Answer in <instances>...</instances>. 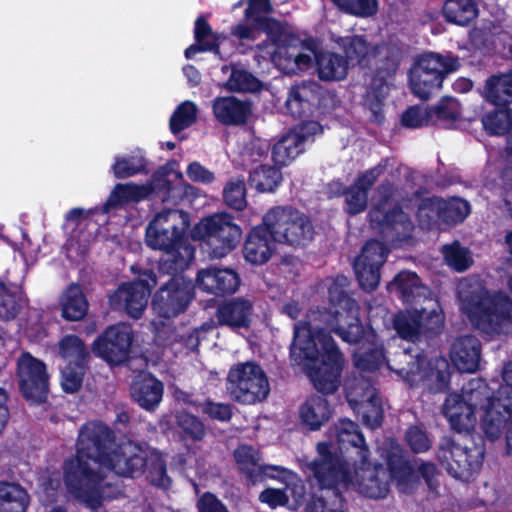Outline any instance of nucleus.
<instances>
[{"instance_id": "nucleus-1", "label": "nucleus", "mask_w": 512, "mask_h": 512, "mask_svg": "<svg viewBox=\"0 0 512 512\" xmlns=\"http://www.w3.org/2000/svg\"><path fill=\"white\" fill-rule=\"evenodd\" d=\"M64 482L71 496L96 509L103 499L104 471L124 476L128 471L125 448L116 442V435L99 422L85 424L79 432L76 456L63 466Z\"/></svg>"}, {"instance_id": "nucleus-2", "label": "nucleus", "mask_w": 512, "mask_h": 512, "mask_svg": "<svg viewBox=\"0 0 512 512\" xmlns=\"http://www.w3.org/2000/svg\"><path fill=\"white\" fill-rule=\"evenodd\" d=\"M506 385L497 390L480 378L470 380L462 394L452 393L446 398L443 413L451 427L469 432L479 424L490 440L498 439L512 418V361L503 369Z\"/></svg>"}, {"instance_id": "nucleus-3", "label": "nucleus", "mask_w": 512, "mask_h": 512, "mask_svg": "<svg viewBox=\"0 0 512 512\" xmlns=\"http://www.w3.org/2000/svg\"><path fill=\"white\" fill-rule=\"evenodd\" d=\"M317 318L313 312L308 321L295 324L291 358L304 365L317 390L333 393L339 387L344 361L332 338L316 324Z\"/></svg>"}, {"instance_id": "nucleus-4", "label": "nucleus", "mask_w": 512, "mask_h": 512, "mask_svg": "<svg viewBox=\"0 0 512 512\" xmlns=\"http://www.w3.org/2000/svg\"><path fill=\"white\" fill-rule=\"evenodd\" d=\"M349 285V279L339 275L328 280L330 308L329 311L319 314L321 322L327 323L343 341L358 343L354 352V363L361 371H373L380 367L384 360L381 349L374 343L373 332L364 334L359 324L358 307L356 302L345 292Z\"/></svg>"}, {"instance_id": "nucleus-5", "label": "nucleus", "mask_w": 512, "mask_h": 512, "mask_svg": "<svg viewBox=\"0 0 512 512\" xmlns=\"http://www.w3.org/2000/svg\"><path fill=\"white\" fill-rule=\"evenodd\" d=\"M318 459L304 464V472L321 483L337 485L341 491L354 487L370 498H383L389 491L390 473L382 466H372L368 458L343 466L326 444H318Z\"/></svg>"}, {"instance_id": "nucleus-6", "label": "nucleus", "mask_w": 512, "mask_h": 512, "mask_svg": "<svg viewBox=\"0 0 512 512\" xmlns=\"http://www.w3.org/2000/svg\"><path fill=\"white\" fill-rule=\"evenodd\" d=\"M460 308L471 323L487 334L512 331V300L502 292H489L478 277L463 278L457 285Z\"/></svg>"}, {"instance_id": "nucleus-7", "label": "nucleus", "mask_w": 512, "mask_h": 512, "mask_svg": "<svg viewBox=\"0 0 512 512\" xmlns=\"http://www.w3.org/2000/svg\"><path fill=\"white\" fill-rule=\"evenodd\" d=\"M288 41L280 45L271 55V61L283 72L294 74L312 67L315 62L317 74L324 81L343 80L348 72V62L338 54L318 51L312 42H301L298 38L282 36Z\"/></svg>"}, {"instance_id": "nucleus-8", "label": "nucleus", "mask_w": 512, "mask_h": 512, "mask_svg": "<svg viewBox=\"0 0 512 512\" xmlns=\"http://www.w3.org/2000/svg\"><path fill=\"white\" fill-rule=\"evenodd\" d=\"M411 345L403 347L392 358L387 359V366L395 371L410 385L424 383L433 392L443 391L449 382V365L446 359L437 357L427 362L419 355H412Z\"/></svg>"}, {"instance_id": "nucleus-9", "label": "nucleus", "mask_w": 512, "mask_h": 512, "mask_svg": "<svg viewBox=\"0 0 512 512\" xmlns=\"http://www.w3.org/2000/svg\"><path fill=\"white\" fill-rule=\"evenodd\" d=\"M242 231L231 215L216 213L202 219L191 231L194 240H203L213 258H223L233 251L241 240Z\"/></svg>"}, {"instance_id": "nucleus-10", "label": "nucleus", "mask_w": 512, "mask_h": 512, "mask_svg": "<svg viewBox=\"0 0 512 512\" xmlns=\"http://www.w3.org/2000/svg\"><path fill=\"white\" fill-rule=\"evenodd\" d=\"M274 241L290 246H305L313 238V226L302 212L289 207H275L263 218Z\"/></svg>"}, {"instance_id": "nucleus-11", "label": "nucleus", "mask_w": 512, "mask_h": 512, "mask_svg": "<svg viewBox=\"0 0 512 512\" xmlns=\"http://www.w3.org/2000/svg\"><path fill=\"white\" fill-rule=\"evenodd\" d=\"M226 390L232 400L252 405L267 398L270 384L260 365L255 362H244L230 368Z\"/></svg>"}, {"instance_id": "nucleus-12", "label": "nucleus", "mask_w": 512, "mask_h": 512, "mask_svg": "<svg viewBox=\"0 0 512 512\" xmlns=\"http://www.w3.org/2000/svg\"><path fill=\"white\" fill-rule=\"evenodd\" d=\"M414 307L395 316L394 327L403 340L414 342L421 333L437 332L444 324V314L437 299L430 295Z\"/></svg>"}, {"instance_id": "nucleus-13", "label": "nucleus", "mask_w": 512, "mask_h": 512, "mask_svg": "<svg viewBox=\"0 0 512 512\" xmlns=\"http://www.w3.org/2000/svg\"><path fill=\"white\" fill-rule=\"evenodd\" d=\"M438 457L453 477L467 481L480 470L484 451L477 445L468 447L458 441L444 439Z\"/></svg>"}, {"instance_id": "nucleus-14", "label": "nucleus", "mask_w": 512, "mask_h": 512, "mask_svg": "<svg viewBox=\"0 0 512 512\" xmlns=\"http://www.w3.org/2000/svg\"><path fill=\"white\" fill-rule=\"evenodd\" d=\"M330 442L326 444L333 457H337L343 466H350L355 460H366L369 451L358 426L347 419L339 420L331 429Z\"/></svg>"}, {"instance_id": "nucleus-15", "label": "nucleus", "mask_w": 512, "mask_h": 512, "mask_svg": "<svg viewBox=\"0 0 512 512\" xmlns=\"http://www.w3.org/2000/svg\"><path fill=\"white\" fill-rule=\"evenodd\" d=\"M346 397L352 409L362 417L365 425L376 428L382 420L381 400L370 379L364 376L346 384Z\"/></svg>"}, {"instance_id": "nucleus-16", "label": "nucleus", "mask_w": 512, "mask_h": 512, "mask_svg": "<svg viewBox=\"0 0 512 512\" xmlns=\"http://www.w3.org/2000/svg\"><path fill=\"white\" fill-rule=\"evenodd\" d=\"M146 242L151 248L164 251L165 261L171 262V268L174 270L186 268L194 258V248L184 239V234L148 226Z\"/></svg>"}, {"instance_id": "nucleus-17", "label": "nucleus", "mask_w": 512, "mask_h": 512, "mask_svg": "<svg viewBox=\"0 0 512 512\" xmlns=\"http://www.w3.org/2000/svg\"><path fill=\"white\" fill-rule=\"evenodd\" d=\"M147 471L151 484L167 489L171 479L166 473V465L162 455L148 446L130 443V477Z\"/></svg>"}, {"instance_id": "nucleus-18", "label": "nucleus", "mask_w": 512, "mask_h": 512, "mask_svg": "<svg viewBox=\"0 0 512 512\" xmlns=\"http://www.w3.org/2000/svg\"><path fill=\"white\" fill-rule=\"evenodd\" d=\"M331 95L317 82L308 81L290 88L285 108L293 117L310 115L316 109L325 108Z\"/></svg>"}, {"instance_id": "nucleus-19", "label": "nucleus", "mask_w": 512, "mask_h": 512, "mask_svg": "<svg viewBox=\"0 0 512 512\" xmlns=\"http://www.w3.org/2000/svg\"><path fill=\"white\" fill-rule=\"evenodd\" d=\"M18 378L24 397L32 402H42L48 392L49 376L45 364L24 353L18 360Z\"/></svg>"}, {"instance_id": "nucleus-20", "label": "nucleus", "mask_w": 512, "mask_h": 512, "mask_svg": "<svg viewBox=\"0 0 512 512\" xmlns=\"http://www.w3.org/2000/svg\"><path fill=\"white\" fill-rule=\"evenodd\" d=\"M388 250L379 241H368L354 261V270L360 286L374 290L380 281V268L386 261Z\"/></svg>"}, {"instance_id": "nucleus-21", "label": "nucleus", "mask_w": 512, "mask_h": 512, "mask_svg": "<svg viewBox=\"0 0 512 512\" xmlns=\"http://www.w3.org/2000/svg\"><path fill=\"white\" fill-rule=\"evenodd\" d=\"M193 296V286L183 277H175L155 295L153 309L163 317H174L183 312Z\"/></svg>"}, {"instance_id": "nucleus-22", "label": "nucleus", "mask_w": 512, "mask_h": 512, "mask_svg": "<svg viewBox=\"0 0 512 512\" xmlns=\"http://www.w3.org/2000/svg\"><path fill=\"white\" fill-rule=\"evenodd\" d=\"M272 11L270 0H249L248 8L246 9V17L248 20L253 21L255 24L263 27L266 32L270 43H264L259 46L262 51L261 57L271 60V55L278 50L280 45H287L288 41L282 40V36H288L289 38H295L288 32H286L282 26L267 16Z\"/></svg>"}, {"instance_id": "nucleus-23", "label": "nucleus", "mask_w": 512, "mask_h": 512, "mask_svg": "<svg viewBox=\"0 0 512 512\" xmlns=\"http://www.w3.org/2000/svg\"><path fill=\"white\" fill-rule=\"evenodd\" d=\"M321 131L320 124L315 121L303 122L297 125L274 145L273 160L280 166L288 165L303 151L305 141Z\"/></svg>"}, {"instance_id": "nucleus-24", "label": "nucleus", "mask_w": 512, "mask_h": 512, "mask_svg": "<svg viewBox=\"0 0 512 512\" xmlns=\"http://www.w3.org/2000/svg\"><path fill=\"white\" fill-rule=\"evenodd\" d=\"M92 351L110 365H119L128 359V326L124 323L110 326L93 343Z\"/></svg>"}, {"instance_id": "nucleus-25", "label": "nucleus", "mask_w": 512, "mask_h": 512, "mask_svg": "<svg viewBox=\"0 0 512 512\" xmlns=\"http://www.w3.org/2000/svg\"><path fill=\"white\" fill-rule=\"evenodd\" d=\"M241 283L238 273L228 267L210 266L199 270L196 286L203 292L213 295L232 294Z\"/></svg>"}, {"instance_id": "nucleus-26", "label": "nucleus", "mask_w": 512, "mask_h": 512, "mask_svg": "<svg viewBox=\"0 0 512 512\" xmlns=\"http://www.w3.org/2000/svg\"><path fill=\"white\" fill-rule=\"evenodd\" d=\"M389 203L385 201L369 212L372 223L382 227V232L387 238L403 240L410 235L413 223L408 214L402 208L387 210Z\"/></svg>"}, {"instance_id": "nucleus-27", "label": "nucleus", "mask_w": 512, "mask_h": 512, "mask_svg": "<svg viewBox=\"0 0 512 512\" xmlns=\"http://www.w3.org/2000/svg\"><path fill=\"white\" fill-rule=\"evenodd\" d=\"M234 458L239 470L253 483L264 478H275L279 466L263 465L259 451L248 445H241L234 451Z\"/></svg>"}, {"instance_id": "nucleus-28", "label": "nucleus", "mask_w": 512, "mask_h": 512, "mask_svg": "<svg viewBox=\"0 0 512 512\" xmlns=\"http://www.w3.org/2000/svg\"><path fill=\"white\" fill-rule=\"evenodd\" d=\"M274 239L270 236L266 226L254 228L248 235L243 255L247 262L254 265H262L266 263L275 251Z\"/></svg>"}, {"instance_id": "nucleus-29", "label": "nucleus", "mask_w": 512, "mask_h": 512, "mask_svg": "<svg viewBox=\"0 0 512 512\" xmlns=\"http://www.w3.org/2000/svg\"><path fill=\"white\" fill-rule=\"evenodd\" d=\"M434 113L439 119H456L459 115V105L455 100H446L432 110L421 107H411L402 116L403 125L418 128L427 125Z\"/></svg>"}, {"instance_id": "nucleus-30", "label": "nucleus", "mask_w": 512, "mask_h": 512, "mask_svg": "<svg viewBox=\"0 0 512 512\" xmlns=\"http://www.w3.org/2000/svg\"><path fill=\"white\" fill-rule=\"evenodd\" d=\"M450 357L458 370L474 372L480 362V342L473 336L461 337L453 343Z\"/></svg>"}, {"instance_id": "nucleus-31", "label": "nucleus", "mask_w": 512, "mask_h": 512, "mask_svg": "<svg viewBox=\"0 0 512 512\" xmlns=\"http://www.w3.org/2000/svg\"><path fill=\"white\" fill-rule=\"evenodd\" d=\"M425 210L439 213V218L448 224H454L463 221L470 212V206L467 201L460 198L443 200L440 198H427L420 209V215Z\"/></svg>"}, {"instance_id": "nucleus-32", "label": "nucleus", "mask_w": 512, "mask_h": 512, "mask_svg": "<svg viewBox=\"0 0 512 512\" xmlns=\"http://www.w3.org/2000/svg\"><path fill=\"white\" fill-rule=\"evenodd\" d=\"M253 313L250 301L243 298H235L219 307L217 319L220 324L232 329L247 328L251 322Z\"/></svg>"}, {"instance_id": "nucleus-33", "label": "nucleus", "mask_w": 512, "mask_h": 512, "mask_svg": "<svg viewBox=\"0 0 512 512\" xmlns=\"http://www.w3.org/2000/svg\"><path fill=\"white\" fill-rule=\"evenodd\" d=\"M379 167L366 171L358 177L353 186L345 193L346 209L350 214L362 212L367 205V191L379 177Z\"/></svg>"}, {"instance_id": "nucleus-34", "label": "nucleus", "mask_w": 512, "mask_h": 512, "mask_svg": "<svg viewBox=\"0 0 512 512\" xmlns=\"http://www.w3.org/2000/svg\"><path fill=\"white\" fill-rule=\"evenodd\" d=\"M327 400L320 395L309 397L299 409L301 423L312 431L319 430L331 417Z\"/></svg>"}, {"instance_id": "nucleus-35", "label": "nucleus", "mask_w": 512, "mask_h": 512, "mask_svg": "<svg viewBox=\"0 0 512 512\" xmlns=\"http://www.w3.org/2000/svg\"><path fill=\"white\" fill-rule=\"evenodd\" d=\"M163 396V384L151 374L143 373L133 386L135 401L146 410L157 407Z\"/></svg>"}, {"instance_id": "nucleus-36", "label": "nucleus", "mask_w": 512, "mask_h": 512, "mask_svg": "<svg viewBox=\"0 0 512 512\" xmlns=\"http://www.w3.org/2000/svg\"><path fill=\"white\" fill-rule=\"evenodd\" d=\"M155 285L156 279L149 271L138 273L133 279L130 278V317H140Z\"/></svg>"}, {"instance_id": "nucleus-37", "label": "nucleus", "mask_w": 512, "mask_h": 512, "mask_svg": "<svg viewBox=\"0 0 512 512\" xmlns=\"http://www.w3.org/2000/svg\"><path fill=\"white\" fill-rule=\"evenodd\" d=\"M389 288L395 290L405 303H420L430 295L427 287L421 285L418 276L413 272L403 271L390 283Z\"/></svg>"}, {"instance_id": "nucleus-38", "label": "nucleus", "mask_w": 512, "mask_h": 512, "mask_svg": "<svg viewBox=\"0 0 512 512\" xmlns=\"http://www.w3.org/2000/svg\"><path fill=\"white\" fill-rule=\"evenodd\" d=\"M340 46L344 49L348 64H364L371 57L384 54L389 51L386 45L379 47H371L367 41L361 36H352L341 39Z\"/></svg>"}, {"instance_id": "nucleus-39", "label": "nucleus", "mask_w": 512, "mask_h": 512, "mask_svg": "<svg viewBox=\"0 0 512 512\" xmlns=\"http://www.w3.org/2000/svg\"><path fill=\"white\" fill-rule=\"evenodd\" d=\"M62 316L70 321L81 320L88 311V302L82 288L71 284L61 294L59 299Z\"/></svg>"}, {"instance_id": "nucleus-40", "label": "nucleus", "mask_w": 512, "mask_h": 512, "mask_svg": "<svg viewBox=\"0 0 512 512\" xmlns=\"http://www.w3.org/2000/svg\"><path fill=\"white\" fill-rule=\"evenodd\" d=\"M215 117L224 124L243 123L249 112V105L235 97H220L214 101Z\"/></svg>"}, {"instance_id": "nucleus-41", "label": "nucleus", "mask_w": 512, "mask_h": 512, "mask_svg": "<svg viewBox=\"0 0 512 512\" xmlns=\"http://www.w3.org/2000/svg\"><path fill=\"white\" fill-rule=\"evenodd\" d=\"M413 67L419 69L420 73H433V76H440V79L443 80L446 74L459 68V61L451 55L426 53L416 60Z\"/></svg>"}, {"instance_id": "nucleus-42", "label": "nucleus", "mask_w": 512, "mask_h": 512, "mask_svg": "<svg viewBox=\"0 0 512 512\" xmlns=\"http://www.w3.org/2000/svg\"><path fill=\"white\" fill-rule=\"evenodd\" d=\"M319 486V495H315L307 506L308 512H344L341 490L337 485L321 483L314 478Z\"/></svg>"}, {"instance_id": "nucleus-43", "label": "nucleus", "mask_w": 512, "mask_h": 512, "mask_svg": "<svg viewBox=\"0 0 512 512\" xmlns=\"http://www.w3.org/2000/svg\"><path fill=\"white\" fill-rule=\"evenodd\" d=\"M194 33L196 43L185 50L186 58H191L202 51H214L217 54L219 53L218 47L224 38L215 35L211 27L202 17L197 18Z\"/></svg>"}, {"instance_id": "nucleus-44", "label": "nucleus", "mask_w": 512, "mask_h": 512, "mask_svg": "<svg viewBox=\"0 0 512 512\" xmlns=\"http://www.w3.org/2000/svg\"><path fill=\"white\" fill-rule=\"evenodd\" d=\"M484 96L495 105L512 102V70L490 77L486 82Z\"/></svg>"}, {"instance_id": "nucleus-45", "label": "nucleus", "mask_w": 512, "mask_h": 512, "mask_svg": "<svg viewBox=\"0 0 512 512\" xmlns=\"http://www.w3.org/2000/svg\"><path fill=\"white\" fill-rule=\"evenodd\" d=\"M29 503L27 492L14 483L0 484V512H25Z\"/></svg>"}, {"instance_id": "nucleus-46", "label": "nucleus", "mask_w": 512, "mask_h": 512, "mask_svg": "<svg viewBox=\"0 0 512 512\" xmlns=\"http://www.w3.org/2000/svg\"><path fill=\"white\" fill-rule=\"evenodd\" d=\"M25 304V299L20 286L16 284L0 283V318H14Z\"/></svg>"}, {"instance_id": "nucleus-47", "label": "nucleus", "mask_w": 512, "mask_h": 512, "mask_svg": "<svg viewBox=\"0 0 512 512\" xmlns=\"http://www.w3.org/2000/svg\"><path fill=\"white\" fill-rule=\"evenodd\" d=\"M190 220L189 215L177 209H165L157 213L148 226H154L155 229L171 231L174 233L185 234Z\"/></svg>"}, {"instance_id": "nucleus-48", "label": "nucleus", "mask_w": 512, "mask_h": 512, "mask_svg": "<svg viewBox=\"0 0 512 512\" xmlns=\"http://www.w3.org/2000/svg\"><path fill=\"white\" fill-rule=\"evenodd\" d=\"M443 13L447 21L457 25H467L478 14L474 0H446Z\"/></svg>"}, {"instance_id": "nucleus-49", "label": "nucleus", "mask_w": 512, "mask_h": 512, "mask_svg": "<svg viewBox=\"0 0 512 512\" xmlns=\"http://www.w3.org/2000/svg\"><path fill=\"white\" fill-rule=\"evenodd\" d=\"M487 47L512 57V27L505 24H493L486 34Z\"/></svg>"}, {"instance_id": "nucleus-50", "label": "nucleus", "mask_w": 512, "mask_h": 512, "mask_svg": "<svg viewBox=\"0 0 512 512\" xmlns=\"http://www.w3.org/2000/svg\"><path fill=\"white\" fill-rule=\"evenodd\" d=\"M442 81L440 76H433V73H420L419 69L414 67L410 71L411 90L422 99L428 98L434 91L440 89Z\"/></svg>"}, {"instance_id": "nucleus-51", "label": "nucleus", "mask_w": 512, "mask_h": 512, "mask_svg": "<svg viewBox=\"0 0 512 512\" xmlns=\"http://www.w3.org/2000/svg\"><path fill=\"white\" fill-rule=\"evenodd\" d=\"M59 351L68 364L84 365L88 356L83 341L75 335H67L59 342Z\"/></svg>"}, {"instance_id": "nucleus-52", "label": "nucleus", "mask_w": 512, "mask_h": 512, "mask_svg": "<svg viewBox=\"0 0 512 512\" xmlns=\"http://www.w3.org/2000/svg\"><path fill=\"white\" fill-rule=\"evenodd\" d=\"M281 178L279 169L261 165L250 174V183L261 192H271L279 185Z\"/></svg>"}, {"instance_id": "nucleus-53", "label": "nucleus", "mask_w": 512, "mask_h": 512, "mask_svg": "<svg viewBox=\"0 0 512 512\" xmlns=\"http://www.w3.org/2000/svg\"><path fill=\"white\" fill-rule=\"evenodd\" d=\"M276 477L285 484L284 490L289 495V504L291 508H296L304 499L305 487L302 481L293 472L280 467L279 471H275Z\"/></svg>"}, {"instance_id": "nucleus-54", "label": "nucleus", "mask_w": 512, "mask_h": 512, "mask_svg": "<svg viewBox=\"0 0 512 512\" xmlns=\"http://www.w3.org/2000/svg\"><path fill=\"white\" fill-rule=\"evenodd\" d=\"M389 92V85L382 78L373 79L365 97V105L373 112L375 120H380L383 102Z\"/></svg>"}, {"instance_id": "nucleus-55", "label": "nucleus", "mask_w": 512, "mask_h": 512, "mask_svg": "<svg viewBox=\"0 0 512 512\" xmlns=\"http://www.w3.org/2000/svg\"><path fill=\"white\" fill-rule=\"evenodd\" d=\"M340 10L358 17H370L377 13L378 0H331Z\"/></svg>"}, {"instance_id": "nucleus-56", "label": "nucleus", "mask_w": 512, "mask_h": 512, "mask_svg": "<svg viewBox=\"0 0 512 512\" xmlns=\"http://www.w3.org/2000/svg\"><path fill=\"white\" fill-rule=\"evenodd\" d=\"M443 254L446 263L458 272L468 269L473 262L470 252L458 243L444 246Z\"/></svg>"}, {"instance_id": "nucleus-57", "label": "nucleus", "mask_w": 512, "mask_h": 512, "mask_svg": "<svg viewBox=\"0 0 512 512\" xmlns=\"http://www.w3.org/2000/svg\"><path fill=\"white\" fill-rule=\"evenodd\" d=\"M197 107L193 102L185 101L178 106L170 119L171 131L176 134L196 120Z\"/></svg>"}, {"instance_id": "nucleus-58", "label": "nucleus", "mask_w": 512, "mask_h": 512, "mask_svg": "<svg viewBox=\"0 0 512 512\" xmlns=\"http://www.w3.org/2000/svg\"><path fill=\"white\" fill-rule=\"evenodd\" d=\"M511 110L503 107L494 113L487 114L483 120V126L487 132L493 135H502L506 133L511 126Z\"/></svg>"}, {"instance_id": "nucleus-59", "label": "nucleus", "mask_w": 512, "mask_h": 512, "mask_svg": "<svg viewBox=\"0 0 512 512\" xmlns=\"http://www.w3.org/2000/svg\"><path fill=\"white\" fill-rule=\"evenodd\" d=\"M223 196L226 204L233 209L242 210L246 205L244 178H232L225 186Z\"/></svg>"}, {"instance_id": "nucleus-60", "label": "nucleus", "mask_w": 512, "mask_h": 512, "mask_svg": "<svg viewBox=\"0 0 512 512\" xmlns=\"http://www.w3.org/2000/svg\"><path fill=\"white\" fill-rule=\"evenodd\" d=\"M84 365L67 364L61 373V386L67 393H74L82 385Z\"/></svg>"}, {"instance_id": "nucleus-61", "label": "nucleus", "mask_w": 512, "mask_h": 512, "mask_svg": "<svg viewBox=\"0 0 512 512\" xmlns=\"http://www.w3.org/2000/svg\"><path fill=\"white\" fill-rule=\"evenodd\" d=\"M230 89L238 91H254L259 87V82L244 70H233L228 81Z\"/></svg>"}, {"instance_id": "nucleus-62", "label": "nucleus", "mask_w": 512, "mask_h": 512, "mask_svg": "<svg viewBox=\"0 0 512 512\" xmlns=\"http://www.w3.org/2000/svg\"><path fill=\"white\" fill-rule=\"evenodd\" d=\"M177 423L187 435L195 440H200L205 435L203 424L191 414L179 413Z\"/></svg>"}, {"instance_id": "nucleus-63", "label": "nucleus", "mask_w": 512, "mask_h": 512, "mask_svg": "<svg viewBox=\"0 0 512 512\" xmlns=\"http://www.w3.org/2000/svg\"><path fill=\"white\" fill-rule=\"evenodd\" d=\"M406 441L410 448L416 453L425 452L431 446L428 435L418 426H413L408 429Z\"/></svg>"}, {"instance_id": "nucleus-64", "label": "nucleus", "mask_w": 512, "mask_h": 512, "mask_svg": "<svg viewBox=\"0 0 512 512\" xmlns=\"http://www.w3.org/2000/svg\"><path fill=\"white\" fill-rule=\"evenodd\" d=\"M186 175L192 182L205 185L211 184L215 180V174L197 161L191 162L187 166Z\"/></svg>"}]
</instances>
